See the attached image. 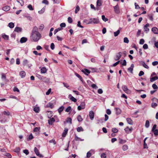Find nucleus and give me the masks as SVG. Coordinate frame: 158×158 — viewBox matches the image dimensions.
Returning <instances> with one entry per match:
<instances>
[{
  "mask_svg": "<svg viewBox=\"0 0 158 158\" xmlns=\"http://www.w3.org/2000/svg\"><path fill=\"white\" fill-rule=\"evenodd\" d=\"M41 37V35L39 32L31 33L30 36L31 40L34 42L38 41Z\"/></svg>",
  "mask_w": 158,
  "mask_h": 158,
  "instance_id": "1",
  "label": "nucleus"
},
{
  "mask_svg": "<svg viewBox=\"0 0 158 158\" xmlns=\"http://www.w3.org/2000/svg\"><path fill=\"white\" fill-rule=\"evenodd\" d=\"M49 112L50 113V114H51L50 115L48 116V118H50V119L49 120H48V123L49 125H52L53 123L55 122V118L52 117V118H51V117L52 116V113L51 111H49Z\"/></svg>",
  "mask_w": 158,
  "mask_h": 158,
  "instance_id": "2",
  "label": "nucleus"
},
{
  "mask_svg": "<svg viewBox=\"0 0 158 158\" xmlns=\"http://www.w3.org/2000/svg\"><path fill=\"white\" fill-rule=\"evenodd\" d=\"M114 11L115 13L117 14H119L120 13L119 8L118 4H117L116 6L114 7Z\"/></svg>",
  "mask_w": 158,
  "mask_h": 158,
  "instance_id": "3",
  "label": "nucleus"
},
{
  "mask_svg": "<svg viewBox=\"0 0 158 158\" xmlns=\"http://www.w3.org/2000/svg\"><path fill=\"white\" fill-rule=\"evenodd\" d=\"M122 53L121 52H119L117 54L116 57L114 58V60H118L121 58L122 56Z\"/></svg>",
  "mask_w": 158,
  "mask_h": 158,
  "instance_id": "4",
  "label": "nucleus"
},
{
  "mask_svg": "<svg viewBox=\"0 0 158 158\" xmlns=\"http://www.w3.org/2000/svg\"><path fill=\"white\" fill-rule=\"evenodd\" d=\"M90 20H91V22L90 23L93 22L94 24H98L99 23V19L98 18H93V19H90Z\"/></svg>",
  "mask_w": 158,
  "mask_h": 158,
  "instance_id": "5",
  "label": "nucleus"
},
{
  "mask_svg": "<svg viewBox=\"0 0 158 158\" xmlns=\"http://www.w3.org/2000/svg\"><path fill=\"white\" fill-rule=\"evenodd\" d=\"M132 127L129 128L128 127H127L124 130L126 133L127 134H129L131 133L132 131Z\"/></svg>",
  "mask_w": 158,
  "mask_h": 158,
  "instance_id": "6",
  "label": "nucleus"
},
{
  "mask_svg": "<svg viewBox=\"0 0 158 158\" xmlns=\"http://www.w3.org/2000/svg\"><path fill=\"white\" fill-rule=\"evenodd\" d=\"M123 89L126 93L129 94L130 92V91L128 89L126 85H124L123 86Z\"/></svg>",
  "mask_w": 158,
  "mask_h": 158,
  "instance_id": "7",
  "label": "nucleus"
},
{
  "mask_svg": "<svg viewBox=\"0 0 158 158\" xmlns=\"http://www.w3.org/2000/svg\"><path fill=\"white\" fill-rule=\"evenodd\" d=\"M34 151L37 156H39L40 157L42 156V155L40 154L38 150L36 147H35Z\"/></svg>",
  "mask_w": 158,
  "mask_h": 158,
  "instance_id": "8",
  "label": "nucleus"
},
{
  "mask_svg": "<svg viewBox=\"0 0 158 158\" xmlns=\"http://www.w3.org/2000/svg\"><path fill=\"white\" fill-rule=\"evenodd\" d=\"M40 78H39V79L42 80L44 82H47L49 81V80L46 77L44 76H40Z\"/></svg>",
  "mask_w": 158,
  "mask_h": 158,
  "instance_id": "9",
  "label": "nucleus"
},
{
  "mask_svg": "<svg viewBox=\"0 0 158 158\" xmlns=\"http://www.w3.org/2000/svg\"><path fill=\"white\" fill-rule=\"evenodd\" d=\"M89 116L91 120L93 119L94 117V113L92 110L90 111L89 112Z\"/></svg>",
  "mask_w": 158,
  "mask_h": 158,
  "instance_id": "10",
  "label": "nucleus"
},
{
  "mask_svg": "<svg viewBox=\"0 0 158 158\" xmlns=\"http://www.w3.org/2000/svg\"><path fill=\"white\" fill-rule=\"evenodd\" d=\"M69 98L70 100L73 102H77V100L73 97L72 96L71 94H69Z\"/></svg>",
  "mask_w": 158,
  "mask_h": 158,
  "instance_id": "11",
  "label": "nucleus"
},
{
  "mask_svg": "<svg viewBox=\"0 0 158 158\" xmlns=\"http://www.w3.org/2000/svg\"><path fill=\"white\" fill-rule=\"evenodd\" d=\"M1 78L3 80L4 83H6V79L5 74L4 73H2V74Z\"/></svg>",
  "mask_w": 158,
  "mask_h": 158,
  "instance_id": "12",
  "label": "nucleus"
},
{
  "mask_svg": "<svg viewBox=\"0 0 158 158\" xmlns=\"http://www.w3.org/2000/svg\"><path fill=\"white\" fill-rule=\"evenodd\" d=\"M82 72L83 73L85 74L86 75H88V74L90 73V71L87 69H84V70H81Z\"/></svg>",
  "mask_w": 158,
  "mask_h": 158,
  "instance_id": "13",
  "label": "nucleus"
},
{
  "mask_svg": "<svg viewBox=\"0 0 158 158\" xmlns=\"http://www.w3.org/2000/svg\"><path fill=\"white\" fill-rule=\"evenodd\" d=\"M149 26V23H147L144 27V31L146 32H148L149 31V29L148 27Z\"/></svg>",
  "mask_w": 158,
  "mask_h": 158,
  "instance_id": "14",
  "label": "nucleus"
},
{
  "mask_svg": "<svg viewBox=\"0 0 158 158\" xmlns=\"http://www.w3.org/2000/svg\"><path fill=\"white\" fill-rule=\"evenodd\" d=\"M134 67V64H131V67L128 69V70L129 71H130L131 73H132Z\"/></svg>",
  "mask_w": 158,
  "mask_h": 158,
  "instance_id": "15",
  "label": "nucleus"
},
{
  "mask_svg": "<svg viewBox=\"0 0 158 158\" xmlns=\"http://www.w3.org/2000/svg\"><path fill=\"white\" fill-rule=\"evenodd\" d=\"M22 30V28L21 27H16L14 29V31L15 32H21Z\"/></svg>",
  "mask_w": 158,
  "mask_h": 158,
  "instance_id": "16",
  "label": "nucleus"
},
{
  "mask_svg": "<svg viewBox=\"0 0 158 158\" xmlns=\"http://www.w3.org/2000/svg\"><path fill=\"white\" fill-rule=\"evenodd\" d=\"M152 31L155 34L158 33V29L156 27H153L152 29Z\"/></svg>",
  "mask_w": 158,
  "mask_h": 158,
  "instance_id": "17",
  "label": "nucleus"
},
{
  "mask_svg": "<svg viewBox=\"0 0 158 158\" xmlns=\"http://www.w3.org/2000/svg\"><path fill=\"white\" fill-rule=\"evenodd\" d=\"M27 38L25 37L21 38L20 40V42L21 43H24L26 42L27 40Z\"/></svg>",
  "mask_w": 158,
  "mask_h": 158,
  "instance_id": "18",
  "label": "nucleus"
},
{
  "mask_svg": "<svg viewBox=\"0 0 158 158\" xmlns=\"http://www.w3.org/2000/svg\"><path fill=\"white\" fill-rule=\"evenodd\" d=\"M10 7L9 6H5L3 7L2 8V9L4 11H7L9 10H10Z\"/></svg>",
  "mask_w": 158,
  "mask_h": 158,
  "instance_id": "19",
  "label": "nucleus"
},
{
  "mask_svg": "<svg viewBox=\"0 0 158 158\" xmlns=\"http://www.w3.org/2000/svg\"><path fill=\"white\" fill-rule=\"evenodd\" d=\"M19 75L22 78H23L26 76V73L24 71H22L20 72Z\"/></svg>",
  "mask_w": 158,
  "mask_h": 158,
  "instance_id": "20",
  "label": "nucleus"
},
{
  "mask_svg": "<svg viewBox=\"0 0 158 158\" xmlns=\"http://www.w3.org/2000/svg\"><path fill=\"white\" fill-rule=\"evenodd\" d=\"M10 112L8 111H4L2 112V115L9 116L10 115Z\"/></svg>",
  "mask_w": 158,
  "mask_h": 158,
  "instance_id": "21",
  "label": "nucleus"
},
{
  "mask_svg": "<svg viewBox=\"0 0 158 158\" xmlns=\"http://www.w3.org/2000/svg\"><path fill=\"white\" fill-rule=\"evenodd\" d=\"M141 64L145 68L147 69H148L149 68V67L146 64L145 62L144 61H141Z\"/></svg>",
  "mask_w": 158,
  "mask_h": 158,
  "instance_id": "22",
  "label": "nucleus"
},
{
  "mask_svg": "<svg viewBox=\"0 0 158 158\" xmlns=\"http://www.w3.org/2000/svg\"><path fill=\"white\" fill-rule=\"evenodd\" d=\"M127 121L128 124L131 125L133 124V122L131 118H127Z\"/></svg>",
  "mask_w": 158,
  "mask_h": 158,
  "instance_id": "23",
  "label": "nucleus"
},
{
  "mask_svg": "<svg viewBox=\"0 0 158 158\" xmlns=\"http://www.w3.org/2000/svg\"><path fill=\"white\" fill-rule=\"evenodd\" d=\"M115 109L116 110V113L117 115L120 114L121 112V110L120 109L118 108H115Z\"/></svg>",
  "mask_w": 158,
  "mask_h": 158,
  "instance_id": "24",
  "label": "nucleus"
},
{
  "mask_svg": "<svg viewBox=\"0 0 158 158\" xmlns=\"http://www.w3.org/2000/svg\"><path fill=\"white\" fill-rule=\"evenodd\" d=\"M3 155H5L6 156H7L8 158H11V156L10 154V153H2Z\"/></svg>",
  "mask_w": 158,
  "mask_h": 158,
  "instance_id": "25",
  "label": "nucleus"
},
{
  "mask_svg": "<svg viewBox=\"0 0 158 158\" xmlns=\"http://www.w3.org/2000/svg\"><path fill=\"white\" fill-rule=\"evenodd\" d=\"M158 79V77L157 76H155L150 78V81L151 82H152Z\"/></svg>",
  "mask_w": 158,
  "mask_h": 158,
  "instance_id": "26",
  "label": "nucleus"
},
{
  "mask_svg": "<svg viewBox=\"0 0 158 158\" xmlns=\"http://www.w3.org/2000/svg\"><path fill=\"white\" fill-rule=\"evenodd\" d=\"M46 106L47 107H50L51 108H52L54 107V105L52 103H49Z\"/></svg>",
  "mask_w": 158,
  "mask_h": 158,
  "instance_id": "27",
  "label": "nucleus"
},
{
  "mask_svg": "<svg viewBox=\"0 0 158 158\" xmlns=\"http://www.w3.org/2000/svg\"><path fill=\"white\" fill-rule=\"evenodd\" d=\"M47 69L46 68L43 67L41 69V72L42 73H44L46 72Z\"/></svg>",
  "mask_w": 158,
  "mask_h": 158,
  "instance_id": "28",
  "label": "nucleus"
},
{
  "mask_svg": "<svg viewBox=\"0 0 158 158\" xmlns=\"http://www.w3.org/2000/svg\"><path fill=\"white\" fill-rule=\"evenodd\" d=\"M74 140L76 141H83L84 140L83 139H82L78 137L76 135H75Z\"/></svg>",
  "mask_w": 158,
  "mask_h": 158,
  "instance_id": "29",
  "label": "nucleus"
},
{
  "mask_svg": "<svg viewBox=\"0 0 158 158\" xmlns=\"http://www.w3.org/2000/svg\"><path fill=\"white\" fill-rule=\"evenodd\" d=\"M68 131V129L67 128H65L63 133L62 134V136L63 137H65V135H66L67 132Z\"/></svg>",
  "mask_w": 158,
  "mask_h": 158,
  "instance_id": "30",
  "label": "nucleus"
},
{
  "mask_svg": "<svg viewBox=\"0 0 158 158\" xmlns=\"http://www.w3.org/2000/svg\"><path fill=\"white\" fill-rule=\"evenodd\" d=\"M64 109V107L63 106H61L58 109V110L59 113L60 114Z\"/></svg>",
  "mask_w": 158,
  "mask_h": 158,
  "instance_id": "31",
  "label": "nucleus"
},
{
  "mask_svg": "<svg viewBox=\"0 0 158 158\" xmlns=\"http://www.w3.org/2000/svg\"><path fill=\"white\" fill-rule=\"evenodd\" d=\"M2 38L5 40H8L9 39V36L6 35L4 34L2 35Z\"/></svg>",
  "mask_w": 158,
  "mask_h": 158,
  "instance_id": "32",
  "label": "nucleus"
},
{
  "mask_svg": "<svg viewBox=\"0 0 158 158\" xmlns=\"http://www.w3.org/2000/svg\"><path fill=\"white\" fill-rule=\"evenodd\" d=\"M14 24L12 22L9 23L8 25V27L11 28H13L14 27Z\"/></svg>",
  "mask_w": 158,
  "mask_h": 158,
  "instance_id": "33",
  "label": "nucleus"
},
{
  "mask_svg": "<svg viewBox=\"0 0 158 158\" xmlns=\"http://www.w3.org/2000/svg\"><path fill=\"white\" fill-rule=\"evenodd\" d=\"M77 132H80V131H84V130L82 127H78L77 128Z\"/></svg>",
  "mask_w": 158,
  "mask_h": 158,
  "instance_id": "34",
  "label": "nucleus"
},
{
  "mask_svg": "<svg viewBox=\"0 0 158 158\" xmlns=\"http://www.w3.org/2000/svg\"><path fill=\"white\" fill-rule=\"evenodd\" d=\"M97 5L99 6L102 5L101 0H97Z\"/></svg>",
  "mask_w": 158,
  "mask_h": 158,
  "instance_id": "35",
  "label": "nucleus"
},
{
  "mask_svg": "<svg viewBox=\"0 0 158 158\" xmlns=\"http://www.w3.org/2000/svg\"><path fill=\"white\" fill-rule=\"evenodd\" d=\"M38 28L36 27H34L31 33H33L34 32H39L38 31Z\"/></svg>",
  "mask_w": 158,
  "mask_h": 158,
  "instance_id": "36",
  "label": "nucleus"
},
{
  "mask_svg": "<svg viewBox=\"0 0 158 158\" xmlns=\"http://www.w3.org/2000/svg\"><path fill=\"white\" fill-rule=\"evenodd\" d=\"M150 126V123L148 120H146L145 123V126L146 128H148Z\"/></svg>",
  "mask_w": 158,
  "mask_h": 158,
  "instance_id": "37",
  "label": "nucleus"
},
{
  "mask_svg": "<svg viewBox=\"0 0 158 158\" xmlns=\"http://www.w3.org/2000/svg\"><path fill=\"white\" fill-rule=\"evenodd\" d=\"M75 74L77 77L78 78H79L81 80V81H82V82L83 81V79L82 78V77H81V76L79 74H78L77 73H75Z\"/></svg>",
  "mask_w": 158,
  "mask_h": 158,
  "instance_id": "38",
  "label": "nucleus"
},
{
  "mask_svg": "<svg viewBox=\"0 0 158 158\" xmlns=\"http://www.w3.org/2000/svg\"><path fill=\"white\" fill-rule=\"evenodd\" d=\"M128 149V147L127 145H124L122 147V149L124 151L127 150Z\"/></svg>",
  "mask_w": 158,
  "mask_h": 158,
  "instance_id": "39",
  "label": "nucleus"
},
{
  "mask_svg": "<svg viewBox=\"0 0 158 158\" xmlns=\"http://www.w3.org/2000/svg\"><path fill=\"white\" fill-rule=\"evenodd\" d=\"M40 110V108L39 107H35L34 108V111L36 113H38Z\"/></svg>",
  "mask_w": 158,
  "mask_h": 158,
  "instance_id": "40",
  "label": "nucleus"
},
{
  "mask_svg": "<svg viewBox=\"0 0 158 158\" xmlns=\"http://www.w3.org/2000/svg\"><path fill=\"white\" fill-rule=\"evenodd\" d=\"M77 119L79 122H81L83 120V119L80 115H78L77 116Z\"/></svg>",
  "mask_w": 158,
  "mask_h": 158,
  "instance_id": "41",
  "label": "nucleus"
},
{
  "mask_svg": "<svg viewBox=\"0 0 158 158\" xmlns=\"http://www.w3.org/2000/svg\"><path fill=\"white\" fill-rule=\"evenodd\" d=\"M120 33V31L118 30L116 32H114V35L115 36H117Z\"/></svg>",
  "mask_w": 158,
  "mask_h": 158,
  "instance_id": "42",
  "label": "nucleus"
},
{
  "mask_svg": "<svg viewBox=\"0 0 158 158\" xmlns=\"http://www.w3.org/2000/svg\"><path fill=\"white\" fill-rule=\"evenodd\" d=\"M102 18L103 21H104L105 22L107 21L108 20V19L107 18H106L105 17V16L104 15H102Z\"/></svg>",
  "mask_w": 158,
  "mask_h": 158,
  "instance_id": "43",
  "label": "nucleus"
},
{
  "mask_svg": "<svg viewBox=\"0 0 158 158\" xmlns=\"http://www.w3.org/2000/svg\"><path fill=\"white\" fill-rule=\"evenodd\" d=\"M80 106L82 107V109H84L85 107V102H81V103Z\"/></svg>",
  "mask_w": 158,
  "mask_h": 158,
  "instance_id": "44",
  "label": "nucleus"
},
{
  "mask_svg": "<svg viewBox=\"0 0 158 158\" xmlns=\"http://www.w3.org/2000/svg\"><path fill=\"white\" fill-rule=\"evenodd\" d=\"M112 131L114 133H117L118 130L115 128H113L112 129Z\"/></svg>",
  "mask_w": 158,
  "mask_h": 158,
  "instance_id": "45",
  "label": "nucleus"
},
{
  "mask_svg": "<svg viewBox=\"0 0 158 158\" xmlns=\"http://www.w3.org/2000/svg\"><path fill=\"white\" fill-rule=\"evenodd\" d=\"M80 10V7L78 6H77L76 7L75 12V13H77Z\"/></svg>",
  "mask_w": 158,
  "mask_h": 158,
  "instance_id": "46",
  "label": "nucleus"
},
{
  "mask_svg": "<svg viewBox=\"0 0 158 158\" xmlns=\"http://www.w3.org/2000/svg\"><path fill=\"white\" fill-rule=\"evenodd\" d=\"M71 107L70 106H69L67 107V108L65 110V111L66 112H70V111L71 110Z\"/></svg>",
  "mask_w": 158,
  "mask_h": 158,
  "instance_id": "47",
  "label": "nucleus"
},
{
  "mask_svg": "<svg viewBox=\"0 0 158 158\" xmlns=\"http://www.w3.org/2000/svg\"><path fill=\"white\" fill-rule=\"evenodd\" d=\"M68 21L69 23H72L73 22V20L72 18L70 17H69L68 18Z\"/></svg>",
  "mask_w": 158,
  "mask_h": 158,
  "instance_id": "48",
  "label": "nucleus"
},
{
  "mask_svg": "<svg viewBox=\"0 0 158 158\" xmlns=\"http://www.w3.org/2000/svg\"><path fill=\"white\" fill-rule=\"evenodd\" d=\"M157 106V104L156 103H152L151 104L152 107L153 108H155Z\"/></svg>",
  "mask_w": 158,
  "mask_h": 158,
  "instance_id": "49",
  "label": "nucleus"
},
{
  "mask_svg": "<svg viewBox=\"0 0 158 158\" xmlns=\"http://www.w3.org/2000/svg\"><path fill=\"white\" fill-rule=\"evenodd\" d=\"M40 128V127H35L34 128L33 131L34 132H39Z\"/></svg>",
  "mask_w": 158,
  "mask_h": 158,
  "instance_id": "50",
  "label": "nucleus"
},
{
  "mask_svg": "<svg viewBox=\"0 0 158 158\" xmlns=\"http://www.w3.org/2000/svg\"><path fill=\"white\" fill-rule=\"evenodd\" d=\"M124 42L126 43H129V41L127 37H126L124 38Z\"/></svg>",
  "mask_w": 158,
  "mask_h": 158,
  "instance_id": "51",
  "label": "nucleus"
},
{
  "mask_svg": "<svg viewBox=\"0 0 158 158\" xmlns=\"http://www.w3.org/2000/svg\"><path fill=\"white\" fill-rule=\"evenodd\" d=\"M152 131L153 132L155 135H158V130L157 129L155 130Z\"/></svg>",
  "mask_w": 158,
  "mask_h": 158,
  "instance_id": "52",
  "label": "nucleus"
},
{
  "mask_svg": "<svg viewBox=\"0 0 158 158\" xmlns=\"http://www.w3.org/2000/svg\"><path fill=\"white\" fill-rule=\"evenodd\" d=\"M72 119L70 118H68L66 121L67 122H69L70 124L72 123Z\"/></svg>",
  "mask_w": 158,
  "mask_h": 158,
  "instance_id": "53",
  "label": "nucleus"
},
{
  "mask_svg": "<svg viewBox=\"0 0 158 158\" xmlns=\"http://www.w3.org/2000/svg\"><path fill=\"white\" fill-rule=\"evenodd\" d=\"M45 10V8H43L41 10L39 11L38 12L40 14H42L43 13Z\"/></svg>",
  "mask_w": 158,
  "mask_h": 158,
  "instance_id": "54",
  "label": "nucleus"
},
{
  "mask_svg": "<svg viewBox=\"0 0 158 158\" xmlns=\"http://www.w3.org/2000/svg\"><path fill=\"white\" fill-rule=\"evenodd\" d=\"M27 7L30 10H33V8L32 5L31 4L27 6Z\"/></svg>",
  "mask_w": 158,
  "mask_h": 158,
  "instance_id": "55",
  "label": "nucleus"
},
{
  "mask_svg": "<svg viewBox=\"0 0 158 158\" xmlns=\"http://www.w3.org/2000/svg\"><path fill=\"white\" fill-rule=\"evenodd\" d=\"M77 26L81 28H83V27L81 24V22L80 21H78L77 23Z\"/></svg>",
  "mask_w": 158,
  "mask_h": 158,
  "instance_id": "56",
  "label": "nucleus"
},
{
  "mask_svg": "<svg viewBox=\"0 0 158 158\" xmlns=\"http://www.w3.org/2000/svg\"><path fill=\"white\" fill-rule=\"evenodd\" d=\"M101 156V158H106V156L105 153H102V154Z\"/></svg>",
  "mask_w": 158,
  "mask_h": 158,
  "instance_id": "57",
  "label": "nucleus"
},
{
  "mask_svg": "<svg viewBox=\"0 0 158 158\" xmlns=\"http://www.w3.org/2000/svg\"><path fill=\"white\" fill-rule=\"evenodd\" d=\"M143 48L144 49H147L148 48V45L147 44H145L143 46Z\"/></svg>",
  "mask_w": 158,
  "mask_h": 158,
  "instance_id": "58",
  "label": "nucleus"
},
{
  "mask_svg": "<svg viewBox=\"0 0 158 158\" xmlns=\"http://www.w3.org/2000/svg\"><path fill=\"white\" fill-rule=\"evenodd\" d=\"M144 74V73L143 71H140L139 74V77L141 76H142Z\"/></svg>",
  "mask_w": 158,
  "mask_h": 158,
  "instance_id": "59",
  "label": "nucleus"
},
{
  "mask_svg": "<svg viewBox=\"0 0 158 158\" xmlns=\"http://www.w3.org/2000/svg\"><path fill=\"white\" fill-rule=\"evenodd\" d=\"M20 148H19L18 147V148H16L14 149V151L15 152H19V151H20Z\"/></svg>",
  "mask_w": 158,
  "mask_h": 158,
  "instance_id": "60",
  "label": "nucleus"
},
{
  "mask_svg": "<svg viewBox=\"0 0 158 158\" xmlns=\"http://www.w3.org/2000/svg\"><path fill=\"white\" fill-rule=\"evenodd\" d=\"M50 47L52 50H53L55 48V45L53 43H52Z\"/></svg>",
  "mask_w": 158,
  "mask_h": 158,
  "instance_id": "61",
  "label": "nucleus"
},
{
  "mask_svg": "<svg viewBox=\"0 0 158 158\" xmlns=\"http://www.w3.org/2000/svg\"><path fill=\"white\" fill-rule=\"evenodd\" d=\"M23 152L25 153L26 155L28 154L29 152L28 151L27 149H25L23 150Z\"/></svg>",
  "mask_w": 158,
  "mask_h": 158,
  "instance_id": "62",
  "label": "nucleus"
},
{
  "mask_svg": "<svg viewBox=\"0 0 158 158\" xmlns=\"http://www.w3.org/2000/svg\"><path fill=\"white\" fill-rule=\"evenodd\" d=\"M152 87L154 89H157L158 88L157 85L155 84L152 85Z\"/></svg>",
  "mask_w": 158,
  "mask_h": 158,
  "instance_id": "63",
  "label": "nucleus"
},
{
  "mask_svg": "<svg viewBox=\"0 0 158 158\" xmlns=\"http://www.w3.org/2000/svg\"><path fill=\"white\" fill-rule=\"evenodd\" d=\"M152 64L153 66H155L158 64V61H155L152 63Z\"/></svg>",
  "mask_w": 158,
  "mask_h": 158,
  "instance_id": "64",
  "label": "nucleus"
}]
</instances>
